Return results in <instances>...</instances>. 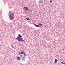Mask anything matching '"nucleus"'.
I'll list each match as a JSON object with an SVG mask.
<instances>
[{
	"mask_svg": "<svg viewBox=\"0 0 65 65\" xmlns=\"http://www.w3.org/2000/svg\"><path fill=\"white\" fill-rule=\"evenodd\" d=\"M16 39L18 40V41H23V42H25V41L24 40H23V39H22V38L21 37H18Z\"/></svg>",
	"mask_w": 65,
	"mask_h": 65,
	"instance_id": "f257e3e1",
	"label": "nucleus"
},
{
	"mask_svg": "<svg viewBox=\"0 0 65 65\" xmlns=\"http://www.w3.org/2000/svg\"><path fill=\"white\" fill-rule=\"evenodd\" d=\"M9 18H10V20H13V19H14V15H9Z\"/></svg>",
	"mask_w": 65,
	"mask_h": 65,
	"instance_id": "f03ea898",
	"label": "nucleus"
},
{
	"mask_svg": "<svg viewBox=\"0 0 65 65\" xmlns=\"http://www.w3.org/2000/svg\"><path fill=\"white\" fill-rule=\"evenodd\" d=\"M12 12V11H10L8 15H14V13L12 12V13H11Z\"/></svg>",
	"mask_w": 65,
	"mask_h": 65,
	"instance_id": "7ed1b4c3",
	"label": "nucleus"
},
{
	"mask_svg": "<svg viewBox=\"0 0 65 65\" xmlns=\"http://www.w3.org/2000/svg\"><path fill=\"white\" fill-rule=\"evenodd\" d=\"M24 9L26 11H27L28 9V8H27V7H24Z\"/></svg>",
	"mask_w": 65,
	"mask_h": 65,
	"instance_id": "20e7f679",
	"label": "nucleus"
},
{
	"mask_svg": "<svg viewBox=\"0 0 65 65\" xmlns=\"http://www.w3.org/2000/svg\"><path fill=\"white\" fill-rule=\"evenodd\" d=\"M22 60H23V61H25V60L26 59V58L24 57H23L22 58H21Z\"/></svg>",
	"mask_w": 65,
	"mask_h": 65,
	"instance_id": "39448f33",
	"label": "nucleus"
},
{
	"mask_svg": "<svg viewBox=\"0 0 65 65\" xmlns=\"http://www.w3.org/2000/svg\"><path fill=\"white\" fill-rule=\"evenodd\" d=\"M20 53L21 54H22L23 55H24V54H25V53H24V52L23 51H21Z\"/></svg>",
	"mask_w": 65,
	"mask_h": 65,
	"instance_id": "423d86ee",
	"label": "nucleus"
},
{
	"mask_svg": "<svg viewBox=\"0 0 65 65\" xmlns=\"http://www.w3.org/2000/svg\"><path fill=\"white\" fill-rule=\"evenodd\" d=\"M18 60H20L21 59V57H17Z\"/></svg>",
	"mask_w": 65,
	"mask_h": 65,
	"instance_id": "0eeeda50",
	"label": "nucleus"
},
{
	"mask_svg": "<svg viewBox=\"0 0 65 65\" xmlns=\"http://www.w3.org/2000/svg\"><path fill=\"white\" fill-rule=\"evenodd\" d=\"M38 2L39 3V4H39L40 3H43V2H42L41 1H40V0H39V1H38Z\"/></svg>",
	"mask_w": 65,
	"mask_h": 65,
	"instance_id": "6e6552de",
	"label": "nucleus"
},
{
	"mask_svg": "<svg viewBox=\"0 0 65 65\" xmlns=\"http://www.w3.org/2000/svg\"><path fill=\"white\" fill-rule=\"evenodd\" d=\"M35 27H39V26H38V25H37L36 24H34Z\"/></svg>",
	"mask_w": 65,
	"mask_h": 65,
	"instance_id": "1a4fd4ad",
	"label": "nucleus"
},
{
	"mask_svg": "<svg viewBox=\"0 0 65 65\" xmlns=\"http://www.w3.org/2000/svg\"><path fill=\"white\" fill-rule=\"evenodd\" d=\"M39 25L40 26V27H42V24L41 23H39Z\"/></svg>",
	"mask_w": 65,
	"mask_h": 65,
	"instance_id": "9d476101",
	"label": "nucleus"
},
{
	"mask_svg": "<svg viewBox=\"0 0 65 65\" xmlns=\"http://www.w3.org/2000/svg\"><path fill=\"white\" fill-rule=\"evenodd\" d=\"M25 20H28L29 21H30V19L28 18H26Z\"/></svg>",
	"mask_w": 65,
	"mask_h": 65,
	"instance_id": "9b49d317",
	"label": "nucleus"
},
{
	"mask_svg": "<svg viewBox=\"0 0 65 65\" xmlns=\"http://www.w3.org/2000/svg\"><path fill=\"white\" fill-rule=\"evenodd\" d=\"M18 37H22V35H18Z\"/></svg>",
	"mask_w": 65,
	"mask_h": 65,
	"instance_id": "f8f14e48",
	"label": "nucleus"
},
{
	"mask_svg": "<svg viewBox=\"0 0 65 65\" xmlns=\"http://www.w3.org/2000/svg\"><path fill=\"white\" fill-rule=\"evenodd\" d=\"M54 63H57V60L55 59V61L54 62Z\"/></svg>",
	"mask_w": 65,
	"mask_h": 65,
	"instance_id": "ddd939ff",
	"label": "nucleus"
},
{
	"mask_svg": "<svg viewBox=\"0 0 65 65\" xmlns=\"http://www.w3.org/2000/svg\"><path fill=\"white\" fill-rule=\"evenodd\" d=\"M23 55H24V56H25V57H26V56H27V54H25V53Z\"/></svg>",
	"mask_w": 65,
	"mask_h": 65,
	"instance_id": "4468645a",
	"label": "nucleus"
},
{
	"mask_svg": "<svg viewBox=\"0 0 65 65\" xmlns=\"http://www.w3.org/2000/svg\"><path fill=\"white\" fill-rule=\"evenodd\" d=\"M20 57H23V55H20Z\"/></svg>",
	"mask_w": 65,
	"mask_h": 65,
	"instance_id": "2eb2a0df",
	"label": "nucleus"
},
{
	"mask_svg": "<svg viewBox=\"0 0 65 65\" xmlns=\"http://www.w3.org/2000/svg\"><path fill=\"white\" fill-rule=\"evenodd\" d=\"M50 2H51V3H52V2H52V1H50Z\"/></svg>",
	"mask_w": 65,
	"mask_h": 65,
	"instance_id": "dca6fc26",
	"label": "nucleus"
},
{
	"mask_svg": "<svg viewBox=\"0 0 65 65\" xmlns=\"http://www.w3.org/2000/svg\"><path fill=\"white\" fill-rule=\"evenodd\" d=\"M12 45L11 46H12V47H13V46L12 45Z\"/></svg>",
	"mask_w": 65,
	"mask_h": 65,
	"instance_id": "f3484780",
	"label": "nucleus"
},
{
	"mask_svg": "<svg viewBox=\"0 0 65 65\" xmlns=\"http://www.w3.org/2000/svg\"><path fill=\"white\" fill-rule=\"evenodd\" d=\"M61 63H62V64H63V62H61Z\"/></svg>",
	"mask_w": 65,
	"mask_h": 65,
	"instance_id": "a211bd4d",
	"label": "nucleus"
},
{
	"mask_svg": "<svg viewBox=\"0 0 65 65\" xmlns=\"http://www.w3.org/2000/svg\"><path fill=\"white\" fill-rule=\"evenodd\" d=\"M55 60H56V61H57V60H58V59H55Z\"/></svg>",
	"mask_w": 65,
	"mask_h": 65,
	"instance_id": "6ab92c4d",
	"label": "nucleus"
},
{
	"mask_svg": "<svg viewBox=\"0 0 65 65\" xmlns=\"http://www.w3.org/2000/svg\"><path fill=\"white\" fill-rule=\"evenodd\" d=\"M19 54H21V52H19Z\"/></svg>",
	"mask_w": 65,
	"mask_h": 65,
	"instance_id": "aec40b11",
	"label": "nucleus"
},
{
	"mask_svg": "<svg viewBox=\"0 0 65 65\" xmlns=\"http://www.w3.org/2000/svg\"><path fill=\"white\" fill-rule=\"evenodd\" d=\"M20 55H21V54H20Z\"/></svg>",
	"mask_w": 65,
	"mask_h": 65,
	"instance_id": "412c9836",
	"label": "nucleus"
}]
</instances>
